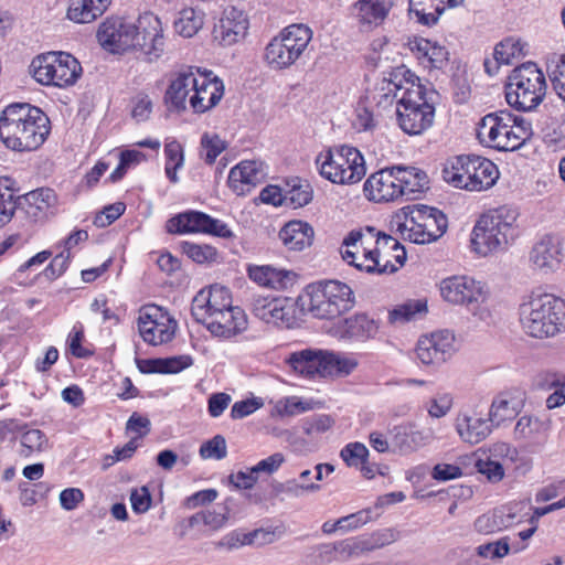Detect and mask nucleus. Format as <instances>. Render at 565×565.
<instances>
[{"instance_id": "nucleus-10", "label": "nucleus", "mask_w": 565, "mask_h": 565, "mask_svg": "<svg viewBox=\"0 0 565 565\" xmlns=\"http://www.w3.org/2000/svg\"><path fill=\"white\" fill-rule=\"evenodd\" d=\"M30 73L42 85L67 87L78 79L82 66L66 52H47L32 60Z\"/></svg>"}, {"instance_id": "nucleus-54", "label": "nucleus", "mask_w": 565, "mask_h": 565, "mask_svg": "<svg viewBox=\"0 0 565 565\" xmlns=\"http://www.w3.org/2000/svg\"><path fill=\"white\" fill-rule=\"evenodd\" d=\"M200 157L207 163L212 164L216 158L226 149V142L216 134L205 132L201 137Z\"/></svg>"}, {"instance_id": "nucleus-31", "label": "nucleus", "mask_w": 565, "mask_h": 565, "mask_svg": "<svg viewBox=\"0 0 565 565\" xmlns=\"http://www.w3.org/2000/svg\"><path fill=\"white\" fill-rule=\"evenodd\" d=\"M476 156H457L449 158L443 169L444 180L457 189L467 190L468 181L471 177V170Z\"/></svg>"}, {"instance_id": "nucleus-59", "label": "nucleus", "mask_w": 565, "mask_h": 565, "mask_svg": "<svg viewBox=\"0 0 565 565\" xmlns=\"http://www.w3.org/2000/svg\"><path fill=\"white\" fill-rule=\"evenodd\" d=\"M369 449L362 443L355 441L345 445L340 456L349 467H359L369 458Z\"/></svg>"}, {"instance_id": "nucleus-8", "label": "nucleus", "mask_w": 565, "mask_h": 565, "mask_svg": "<svg viewBox=\"0 0 565 565\" xmlns=\"http://www.w3.org/2000/svg\"><path fill=\"white\" fill-rule=\"evenodd\" d=\"M309 312L318 319H334L354 306L352 289L339 280H320L306 287Z\"/></svg>"}, {"instance_id": "nucleus-39", "label": "nucleus", "mask_w": 565, "mask_h": 565, "mask_svg": "<svg viewBox=\"0 0 565 565\" xmlns=\"http://www.w3.org/2000/svg\"><path fill=\"white\" fill-rule=\"evenodd\" d=\"M527 547V544L512 541L510 536H503L499 540L480 544L476 547V553L479 557L490 561H500L512 551L520 553Z\"/></svg>"}, {"instance_id": "nucleus-64", "label": "nucleus", "mask_w": 565, "mask_h": 565, "mask_svg": "<svg viewBox=\"0 0 565 565\" xmlns=\"http://www.w3.org/2000/svg\"><path fill=\"white\" fill-rule=\"evenodd\" d=\"M24 200L42 212L55 204L56 196L53 190L42 188L26 193Z\"/></svg>"}, {"instance_id": "nucleus-38", "label": "nucleus", "mask_w": 565, "mask_h": 565, "mask_svg": "<svg viewBox=\"0 0 565 565\" xmlns=\"http://www.w3.org/2000/svg\"><path fill=\"white\" fill-rule=\"evenodd\" d=\"M411 50L417 54L418 60L427 66L441 68L448 61L447 50L426 39H415L409 43Z\"/></svg>"}, {"instance_id": "nucleus-52", "label": "nucleus", "mask_w": 565, "mask_h": 565, "mask_svg": "<svg viewBox=\"0 0 565 565\" xmlns=\"http://www.w3.org/2000/svg\"><path fill=\"white\" fill-rule=\"evenodd\" d=\"M248 276L258 285L279 289L282 287V271H277L270 266H249Z\"/></svg>"}, {"instance_id": "nucleus-23", "label": "nucleus", "mask_w": 565, "mask_h": 565, "mask_svg": "<svg viewBox=\"0 0 565 565\" xmlns=\"http://www.w3.org/2000/svg\"><path fill=\"white\" fill-rule=\"evenodd\" d=\"M395 167L371 174L364 183L365 196L374 202H390L399 199Z\"/></svg>"}, {"instance_id": "nucleus-37", "label": "nucleus", "mask_w": 565, "mask_h": 565, "mask_svg": "<svg viewBox=\"0 0 565 565\" xmlns=\"http://www.w3.org/2000/svg\"><path fill=\"white\" fill-rule=\"evenodd\" d=\"M499 178V170L497 166L483 157L476 156L473 162L471 177L468 181V191H483L490 189Z\"/></svg>"}, {"instance_id": "nucleus-62", "label": "nucleus", "mask_w": 565, "mask_h": 565, "mask_svg": "<svg viewBox=\"0 0 565 565\" xmlns=\"http://www.w3.org/2000/svg\"><path fill=\"white\" fill-rule=\"evenodd\" d=\"M282 32L274 36L266 45L264 52V61L271 70L279 71L282 68Z\"/></svg>"}, {"instance_id": "nucleus-60", "label": "nucleus", "mask_w": 565, "mask_h": 565, "mask_svg": "<svg viewBox=\"0 0 565 565\" xmlns=\"http://www.w3.org/2000/svg\"><path fill=\"white\" fill-rule=\"evenodd\" d=\"M200 456L203 459L222 460L227 456L226 440L222 435H215L200 447Z\"/></svg>"}, {"instance_id": "nucleus-11", "label": "nucleus", "mask_w": 565, "mask_h": 565, "mask_svg": "<svg viewBox=\"0 0 565 565\" xmlns=\"http://www.w3.org/2000/svg\"><path fill=\"white\" fill-rule=\"evenodd\" d=\"M439 291L445 301L462 306L473 315L488 298L486 285L466 275L443 279L439 284Z\"/></svg>"}, {"instance_id": "nucleus-17", "label": "nucleus", "mask_w": 565, "mask_h": 565, "mask_svg": "<svg viewBox=\"0 0 565 565\" xmlns=\"http://www.w3.org/2000/svg\"><path fill=\"white\" fill-rule=\"evenodd\" d=\"M526 402L525 391L513 387L497 394L490 405L488 416L494 427L512 422L522 412Z\"/></svg>"}, {"instance_id": "nucleus-16", "label": "nucleus", "mask_w": 565, "mask_h": 565, "mask_svg": "<svg viewBox=\"0 0 565 565\" xmlns=\"http://www.w3.org/2000/svg\"><path fill=\"white\" fill-rule=\"evenodd\" d=\"M248 18L245 11L235 6H227L213 29V38L223 46H231L245 38Z\"/></svg>"}, {"instance_id": "nucleus-41", "label": "nucleus", "mask_w": 565, "mask_h": 565, "mask_svg": "<svg viewBox=\"0 0 565 565\" xmlns=\"http://www.w3.org/2000/svg\"><path fill=\"white\" fill-rule=\"evenodd\" d=\"M254 313L268 324L279 326L282 321V299L274 295L258 297L254 303Z\"/></svg>"}, {"instance_id": "nucleus-32", "label": "nucleus", "mask_w": 565, "mask_h": 565, "mask_svg": "<svg viewBox=\"0 0 565 565\" xmlns=\"http://www.w3.org/2000/svg\"><path fill=\"white\" fill-rule=\"evenodd\" d=\"M391 8V0H359L352 11L360 24L376 26L385 20Z\"/></svg>"}, {"instance_id": "nucleus-6", "label": "nucleus", "mask_w": 565, "mask_h": 565, "mask_svg": "<svg viewBox=\"0 0 565 565\" xmlns=\"http://www.w3.org/2000/svg\"><path fill=\"white\" fill-rule=\"evenodd\" d=\"M316 164L320 175L334 184H355L366 174L364 157L360 150L347 145L319 153Z\"/></svg>"}, {"instance_id": "nucleus-30", "label": "nucleus", "mask_w": 565, "mask_h": 565, "mask_svg": "<svg viewBox=\"0 0 565 565\" xmlns=\"http://www.w3.org/2000/svg\"><path fill=\"white\" fill-rule=\"evenodd\" d=\"M362 263H355L358 254L352 253L351 249H345V252L341 254V257L348 264L353 265L359 270H364L366 273L392 274L397 270L396 265L393 264L391 259L382 258L380 249H362Z\"/></svg>"}, {"instance_id": "nucleus-49", "label": "nucleus", "mask_w": 565, "mask_h": 565, "mask_svg": "<svg viewBox=\"0 0 565 565\" xmlns=\"http://www.w3.org/2000/svg\"><path fill=\"white\" fill-rule=\"evenodd\" d=\"M426 311L427 303L425 300H407L390 311L388 320L392 323H405L414 320L417 315L425 313Z\"/></svg>"}, {"instance_id": "nucleus-58", "label": "nucleus", "mask_w": 565, "mask_h": 565, "mask_svg": "<svg viewBox=\"0 0 565 565\" xmlns=\"http://www.w3.org/2000/svg\"><path fill=\"white\" fill-rule=\"evenodd\" d=\"M358 548L355 542L351 539L337 542L334 544H326L321 546V554L328 556L329 561H345Z\"/></svg>"}, {"instance_id": "nucleus-29", "label": "nucleus", "mask_w": 565, "mask_h": 565, "mask_svg": "<svg viewBox=\"0 0 565 565\" xmlns=\"http://www.w3.org/2000/svg\"><path fill=\"white\" fill-rule=\"evenodd\" d=\"M139 333L142 339L152 345H159L172 340L175 322L167 318V323L152 319L151 315L142 313L138 320Z\"/></svg>"}, {"instance_id": "nucleus-61", "label": "nucleus", "mask_w": 565, "mask_h": 565, "mask_svg": "<svg viewBox=\"0 0 565 565\" xmlns=\"http://www.w3.org/2000/svg\"><path fill=\"white\" fill-rule=\"evenodd\" d=\"M454 405V397L450 393H437L426 404L428 415L433 418H441L446 416Z\"/></svg>"}, {"instance_id": "nucleus-5", "label": "nucleus", "mask_w": 565, "mask_h": 565, "mask_svg": "<svg viewBox=\"0 0 565 565\" xmlns=\"http://www.w3.org/2000/svg\"><path fill=\"white\" fill-rule=\"evenodd\" d=\"M523 330L533 338H547L565 329V302L545 294L532 298L520 307Z\"/></svg>"}, {"instance_id": "nucleus-63", "label": "nucleus", "mask_w": 565, "mask_h": 565, "mask_svg": "<svg viewBox=\"0 0 565 565\" xmlns=\"http://www.w3.org/2000/svg\"><path fill=\"white\" fill-rule=\"evenodd\" d=\"M217 547L226 548L228 551L237 550L243 546H253L250 532L243 530H234L225 534L217 543Z\"/></svg>"}, {"instance_id": "nucleus-56", "label": "nucleus", "mask_w": 565, "mask_h": 565, "mask_svg": "<svg viewBox=\"0 0 565 565\" xmlns=\"http://www.w3.org/2000/svg\"><path fill=\"white\" fill-rule=\"evenodd\" d=\"M49 440L40 429H30L21 436V455L29 457L33 452H41L47 448Z\"/></svg>"}, {"instance_id": "nucleus-45", "label": "nucleus", "mask_w": 565, "mask_h": 565, "mask_svg": "<svg viewBox=\"0 0 565 565\" xmlns=\"http://www.w3.org/2000/svg\"><path fill=\"white\" fill-rule=\"evenodd\" d=\"M308 311L309 299L306 291L296 298L285 297V328L299 327Z\"/></svg>"}, {"instance_id": "nucleus-50", "label": "nucleus", "mask_w": 565, "mask_h": 565, "mask_svg": "<svg viewBox=\"0 0 565 565\" xmlns=\"http://www.w3.org/2000/svg\"><path fill=\"white\" fill-rule=\"evenodd\" d=\"M166 174L172 183H177L179 178L177 171L183 167L184 154L182 146L177 140H171L164 146Z\"/></svg>"}, {"instance_id": "nucleus-2", "label": "nucleus", "mask_w": 565, "mask_h": 565, "mask_svg": "<svg viewBox=\"0 0 565 565\" xmlns=\"http://www.w3.org/2000/svg\"><path fill=\"white\" fill-rule=\"evenodd\" d=\"M395 105L396 120L407 135H420L431 127L435 108L419 78L405 66L396 67L384 78L377 106L385 109Z\"/></svg>"}, {"instance_id": "nucleus-47", "label": "nucleus", "mask_w": 565, "mask_h": 565, "mask_svg": "<svg viewBox=\"0 0 565 565\" xmlns=\"http://www.w3.org/2000/svg\"><path fill=\"white\" fill-rule=\"evenodd\" d=\"M313 241V228L302 221H290L285 224V245L294 247L310 246Z\"/></svg>"}, {"instance_id": "nucleus-33", "label": "nucleus", "mask_w": 565, "mask_h": 565, "mask_svg": "<svg viewBox=\"0 0 565 565\" xmlns=\"http://www.w3.org/2000/svg\"><path fill=\"white\" fill-rule=\"evenodd\" d=\"M111 0H71L66 17L75 23H92L109 7Z\"/></svg>"}, {"instance_id": "nucleus-24", "label": "nucleus", "mask_w": 565, "mask_h": 565, "mask_svg": "<svg viewBox=\"0 0 565 565\" xmlns=\"http://www.w3.org/2000/svg\"><path fill=\"white\" fill-rule=\"evenodd\" d=\"M435 439L433 429L415 430L412 425H398L391 430V445L394 451L408 455L429 445Z\"/></svg>"}, {"instance_id": "nucleus-13", "label": "nucleus", "mask_w": 565, "mask_h": 565, "mask_svg": "<svg viewBox=\"0 0 565 565\" xmlns=\"http://www.w3.org/2000/svg\"><path fill=\"white\" fill-rule=\"evenodd\" d=\"M167 228L170 233L180 234L205 233L218 237H230L232 235L225 223L198 211H186L178 214L168 221Z\"/></svg>"}, {"instance_id": "nucleus-19", "label": "nucleus", "mask_w": 565, "mask_h": 565, "mask_svg": "<svg viewBox=\"0 0 565 565\" xmlns=\"http://www.w3.org/2000/svg\"><path fill=\"white\" fill-rule=\"evenodd\" d=\"M232 303L230 290L220 285L201 289L193 298L191 312L198 322L206 320L212 313L227 309Z\"/></svg>"}, {"instance_id": "nucleus-9", "label": "nucleus", "mask_w": 565, "mask_h": 565, "mask_svg": "<svg viewBox=\"0 0 565 565\" xmlns=\"http://www.w3.org/2000/svg\"><path fill=\"white\" fill-rule=\"evenodd\" d=\"M518 212L508 206L492 210L477 221L471 233L475 247H501L513 243Z\"/></svg>"}, {"instance_id": "nucleus-14", "label": "nucleus", "mask_w": 565, "mask_h": 565, "mask_svg": "<svg viewBox=\"0 0 565 565\" xmlns=\"http://www.w3.org/2000/svg\"><path fill=\"white\" fill-rule=\"evenodd\" d=\"M134 32L132 22L124 18L111 17L99 25L97 39L105 50L111 53H121L134 50Z\"/></svg>"}, {"instance_id": "nucleus-42", "label": "nucleus", "mask_w": 565, "mask_h": 565, "mask_svg": "<svg viewBox=\"0 0 565 565\" xmlns=\"http://www.w3.org/2000/svg\"><path fill=\"white\" fill-rule=\"evenodd\" d=\"M545 65L554 92L565 103V53L547 54Z\"/></svg>"}, {"instance_id": "nucleus-7", "label": "nucleus", "mask_w": 565, "mask_h": 565, "mask_svg": "<svg viewBox=\"0 0 565 565\" xmlns=\"http://www.w3.org/2000/svg\"><path fill=\"white\" fill-rule=\"evenodd\" d=\"M546 78L534 63H525L514 68L505 86L508 104L520 110H532L544 99Z\"/></svg>"}, {"instance_id": "nucleus-27", "label": "nucleus", "mask_w": 565, "mask_h": 565, "mask_svg": "<svg viewBox=\"0 0 565 565\" xmlns=\"http://www.w3.org/2000/svg\"><path fill=\"white\" fill-rule=\"evenodd\" d=\"M516 519L518 514L513 508L504 505L479 515L473 527L478 533L489 535L512 526Z\"/></svg>"}, {"instance_id": "nucleus-21", "label": "nucleus", "mask_w": 565, "mask_h": 565, "mask_svg": "<svg viewBox=\"0 0 565 565\" xmlns=\"http://www.w3.org/2000/svg\"><path fill=\"white\" fill-rule=\"evenodd\" d=\"M196 74V85L193 94L189 98V103L195 113H204L214 107L223 97L224 87L223 83L212 77V72Z\"/></svg>"}, {"instance_id": "nucleus-40", "label": "nucleus", "mask_w": 565, "mask_h": 565, "mask_svg": "<svg viewBox=\"0 0 565 565\" xmlns=\"http://www.w3.org/2000/svg\"><path fill=\"white\" fill-rule=\"evenodd\" d=\"M320 350L303 349L289 354L286 362L295 373L305 377H315L319 375Z\"/></svg>"}, {"instance_id": "nucleus-4", "label": "nucleus", "mask_w": 565, "mask_h": 565, "mask_svg": "<svg viewBox=\"0 0 565 565\" xmlns=\"http://www.w3.org/2000/svg\"><path fill=\"white\" fill-rule=\"evenodd\" d=\"M476 136L482 146L499 151H514L531 138L532 126L522 116L498 110L480 119Z\"/></svg>"}, {"instance_id": "nucleus-1", "label": "nucleus", "mask_w": 565, "mask_h": 565, "mask_svg": "<svg viewBox=\"0 0 565 565\" xmlns=\"http://www.w3.org/2000/svg\"><path fill=\"white\" fill-rule=\"evenodd\" d=\"M397 237L390 236L374 227L354 228L344 236L342 247L361 245L362 247L387 246L404 247L399 239L413 244H430L444 235L447 217L435 207L417 205L403 207L392 220Z\"/></svg>"}, {"instance_id": "nucleus-44", "label": "nucleus", "mask_w": 565, "mask_h": 565, "mask_svg": "<svg viewBox=\"0 0 565 565\" xmlns=\"http://www.w3.org/2000/svg\"><path fill=\"white\" fill-rule=\"evenodd\" d=\"M204 13L201 10L185 8L174 21L175 32L183 38H192L203 26Z\"/></svg>"}, {"instance_id": "nucleus-43", "label": "nucleus", "mask_w": 565, "mask_h": 565, "mask_svg": "<svg viewBox=\"0 0 565 565\" xmlns=\"http://www.w3.org/2000/svg\"><path fill=\"white\" fill-rule=\"evenodd\" d=\"M563 255L561 249H531L529 262L533 270L550 274L561 268Z\"/></svg>"}, {"instance_id": "nucleus-53", "label": "nucleus", "mask_w": 565, "mask_h": 565, "mask_svg": "<svg viewBox=\"0 0 565 565\" xmlns=\"http://www.w3.org/2000/svg\"><path fill=\"white\" fill-rule=\"evenodd\" d=\"M524 45L520 40L508 38L494 47V58L499 64L509 65L515 58L523 56Z\"/></svg>"}, {"instance_id": "nucleus-36", "label": "nucleus", "mask_w": 565, "mask_h": 565, "mask_svg": "<svg viewBox=\"0 0 565 565\" xmlns=\"http://www.w3.org/2000/svg\"><path fill=\"white\" fill-rule=\"evenodd\" d=\"M312 38L311 30L305 24H291L285 28V50L288 61L285 66L294 64L307 49Z\"/></svg>"}, {"instance_id": "nucleus-22", "label": "nucleus", "mask_w": 565, "mask_h": 565, "mask_svg": "<svg viewBox=\"0 0 565 565\" xmlns=\"http://www.w3.org/2000/svg\"><path fill=\"white\" fill-rule=\"evenodd\" d=\"M266 177L263 162L244 160L230 170L227 183L237 195H246Z\"/></svg>"}, {"instance_id": "nucleus-51", "label": "nucleus", "mask_w": 565, "mask_h": 565, "mask_svg": "<svg viewBox=\"0 0 565 565\" xmlns=\"http://www.w3.org/2000/svg\"><path fill=\"white\" fill-rule=\"evenodd\" d=\"M154 367L143 369L142 373H178L192 365L193 360L190 355H180L167 359H154L150 362Z\"/></svg>"}, {"instance_id": "nucleus-55", "label": "nucleus", "mask_w": 565, "mask_h": 565, "mask_svg": "<svg viewBox=\"0 0 565 565\" xmlns=\"http://www.w3.org/2000/svg\"><path fill=\"white\" fill-rule=\"evenodd\" d=\"M433 7V0H409V14L416 18L417 22L431 26L437 23L444 8L436 7L434 11H426V6Z\"/></svg>"}, {"instance_id": "nucleus-18", "label": "nucleus", "mask_w": 565, "mask_h": 565, "mask_svg": "<svg viewBox=\"0 0 565 565\" xmlns=\"http://www.w3.org/2000/svg\"><path fill=\"white\" fill-rule=\"evenodd\" d=\"M550 431V420L533 415H523L518 418L512 436L516 443L524 445L531 451H536L546 445Z\"/></svg>"}, {"instance_id": "nucleus-35", "label": "nucleus", "mask_w": 565, "mask_h": 565, "mask_svg": "<svg viewBox=\"0 0 565 565\" xmlns=\"http://www.w3.org/2000/svg\"><path fill=\"white\" fill-rule=\"evenodd\" d=\"M313 199V188L309 180L298 175L285 179V207L300 209Z\"/></svg>"}, {"instance_id": "nucleus-26", "label": "nucleus", "mask_w": 565, "mask_h": 565, "mask_svg": "<svg viewBox=\"0 0 565 565\" xmlns=\"http://www.w3.org/2000/svg\"><path fill=\"white\" fill-rule=\"evenodd\" d=\"M196 74L193 68L180 72L166 92V103L170 109L181 111L186 108L188 97L194 92Z\"/></svg>"}, {"instance_id": "nucleus-3", "label": "nucleus", "mask_w": 565, "mask_h": 565, "mask_svg": "<svg viewBox=\"0 0 565 565\" xmlns=\"http://www.w3.org/2000/svg\"><path fill=\"white\" fill-rule=\"evenodd\" d=\"M50 134V120L28 103L8 105L0 116V139L13 151L36 150Z\"/></svg>"}, {"instance_id": "nucleus-12", "label": "nucleus", "mask_w": 565, "mask_h": 565, "mask_svg": "<svg viewBox=\"0 0 565 565\" xmlns=\"http://www.w3.org/2000/svg\"><path fill=\"white\" fill-rule=\"evenodd\" d=\"M132 25L134 50L140 52L148 62L157 61L164 52L163 28L159 17L145 12Z\"/></svg>"}, {"instance_id": "nucleus-46", "label": "nucleus", "mask_w": 565, "mask_h": 565, "mask_svg": "<svg viewBox=\"0 0 565 565\" xmlns=\"http://www.w3.org/2000/svg\"><path fill=\"white\" fill-rule=\"evenodd\" d=\"M13 183V180L8 177L0 178V225H4L12 218L20 199L12 188Z\"/></svg>"}, {"instance_id": "nucleus-34", "label": "nucleus", "mask_w": 565, "mask_h": 565, "mask_svg": "<svg viewBox=\"0 0 565 565\" xmlns=\"http://www.w3.org/2000/svg\"><path fill=\"white\" fill-rule=\"evenodd\" d=\"M356 365L358 362L352 358L320 350L318 366L319 376L321 377L347 376L353 372Z\"/></svg>"}, {"instance_id": "nucleus-25", "label": "nucleus", "mask_w": 565, "mask_h": 565, "mask_svg": "<svg viewBox=\"0 0 565 565\" xmlns=\"http://www.w3.org/2000/svg\"><path fill=\"white\" fill-rule=\"evenodd\" d=\"M455 427L462 441L477 445L491 435L494 425L489 416L465 412L457 416Z\"/></svg>"}, {"instance_id": "nucleus-28", "label": "nucleus", "mask_w": 565, "mask_h": 565, "mask_svg": "<svg viewBox=\"0 0 565 565\" xmlns=\"http://www.w3.org/2000/svg\"><path fill=\"white\" fill-rule=\"evenodd\" d=\"M395 173L397 174L398 190L402 191L399 198L416 200L428 189V177L418 168L395 167Z\"/></svg>"}, {"instance_id": "nucleus-48", "label": "nucleus", "mask_w": 565, "mask_h": 565, "mask_svg": "<svg viewBox=\"0 0 565 565\" xmlns=\"http://www.w3.org/2000/svg\"><path fill=\"white\" fill-rule=\"evenodd\" d=\"M345 333L355 339L373 338L377 332V324L364 313H356L344 320Z\"/></svg>"}, {"instance_id": "nucleus-15", "label": "nucleus", "mask_w": 565, "mask_h": 565, "mask_svg": "<svg viewBox=\"0 0 565 565\" xmlns=\"http://www.w3.org/2000/svg\"><path fill=\"white\" fill-rule=\"evenodd\" d=\"M455 335L440 330L419 338L416 347L418 360L425 365H440L455 352Z\"/></svg>"}, {"instance_id": "nucleus-57", "label": "nucleus", "mask_w": 565, "mask_h": 565, "mask_svg": "<svg viewBox=\"0 0 565 565\" xmlns=\"http://www.w3.org/2000/svg\"><path fill=\"white\" fill-rule=\"evenodd\" d=\"M227 522V515L223 512H216L214 510L200 511L189 519V525L194 527L199 524H204L211 531H217L222 529Z\"/></svg>"}, {"instance_id": "nucleus-20", "label": "nucleus", "mask_w": 565, "mask_h": 565, "mask_svg": "<svg viewBox=\"0 0 565 565\" xmlns=\"http://www.w3.org/2000/svg\"><path fill=\"white\" fill-rule=\"evenodd\" d=\"M215 337L232 338L247 328V318L241 307L232 303L227 309L212 313L201 322Z\"/></svg>"}]
</instances>
